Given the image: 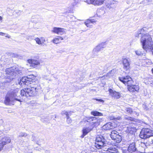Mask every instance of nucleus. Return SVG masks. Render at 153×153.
<instances>
[{
	"mask_svg": "<svg viewBox=\"0 0 153 153\" xmlns=\"http://www.w3.org/2000/svg\"><path fill=\"white\" fill-rule=\"evenodd\" d=\"M34 77L33 75L23 77L18 83L20 85H22L23 84L27 85H30V87L25 88L21 91L18 88L10 91L5 97V104L7 105H13L15 100L21 102L20 95L27 97L36 95L40 88L39 84H36L35 79H33Z\"/></svg>",
	"mask_w": 153,
	"mask_h": 153,
	"instance_id": "nucleus-1",
	"label": "nucleus"
},
{
	"mask_svg": "<svg viewBox=\"0 0 153 153\" xmlns=\"http://www.w3.org/2000/svg\"><path fill=\"white\" fill-rule=\"evenodd\" d=\"M142 35L140 42L142 44L143 49L145 51L152 49L153 44L151 36L148 33L142 34Z\"/></svg>",
	"mask_w": 153,
	"mask_h": 153,
	"instance_id": "nucleus-2",
	"label": "nucleus"
},
{
	"mask_svg": "<svg viewBox=\"0 0 153 153\" xmlns=\"http://www.w3.org/2000/svg\"><path fill=\"white\" fill-rule=\"evenodd\" d=\"M6 74H7V78L9 79L7 82H9L16 77L21 76L22 74V71L16 68L14 69L13 68H7L5 71Z\"/></svg>",
	"mask_w": 153,
	"mask_h": 153,
	"instance_id": "nucleus-3",
	"label": "nucleus"
},
{
	"mask_svg": "<svg viewBox=\"0 0 153 153\" xmlns=\"http://www.w3.org/2000/svg\"><path fill=\"white\" fill-rule=\"evenodd\" d=\"M106 140L102 136H97L95 140V146L97 149H102L106 146Z\"/></svg>",
	"mask_w": 153,
	"mask_h": 153,
	"instance_id": "nucleus-4",
	"label": "nucleus"
},
{
	"mask_svg": "<svg viewBox=\"0 0 153 153\" xmlns=\"http://www.w3.org/2000/svg\"><path fill=\"white\" fill-rule=\"evenodd\" d=\"M139 136L141 138L146 139L153 136V131L148 128H143L140 132Z\"/></svg>",
	"mask_w": 153,
	"mask_h": 153,
	"instance_id": "nucleus-5",
	"label": "nucleus"
},
{
	"mask_svg": "<svg viewBox=\"0 0 153 153\" xmlns=\"http://www.w3.org/2000/svg\"><path fill=\"white\" fill-rule=\"evenodd\" d=\"M111 138L115 141L117 143H120L122 140V137L117 131L114 130L112 131L110 134Z\"/></svg>",
	"mask_w": 153,
	"mask_h": 153,
	"instance_id": "nucleus-6",
	"label": "nucleus"
},
{
	"mask_svg": "<svg viewBox=\"0 0 153 153\" xmlns=\"http://www.w3.org/2000/svg\"><path fill=\"white\" fill-rule=\"evenodd\" d=\"M119 80L124 84L128 86L133 83V81L130 77L128 76L123 77H119Z\"/></svg>",
	"mask_w": 153,
	"mask_h": 153,
	"instance_id": "nucleus-7",
	"label": "nucleus"
},
{
	"mask_svg": "<svg viewBox=\"0 0 153 153\" xmlns=\"http://www.w3.org/2000/svg\"><path fill=\"white\" fill-rule=\"evenodd\" d=\"M11 139L9 137H4L0 140V151L3 149L4 146L6 144L10 143L11 142Z\"/></svg>",
	"mask_w": 153,
	"mask_h": 153,
	"instance_id": "nucleus-8",
	"label": "nucleus"
},
{
	"mask_svg": "<svg viewBox=\"0 0 153 153\" xmlns=\"http://www.w3.org/2000/svg\"><path fill=\"white\" fill-rule=\"evenodd\" d=\"M106 43V42H102L97 45L93 51V53L94 54L97 55V53L103 49L105 48Z\"/></svg>",
	"mask_w": 153,
	"mask_h": 153,
	"instance_id": "nucleus-9",
	"label": "nucleus"
},
{
	"mask_svg": "<svg viewBox=\"0 0 153 153\" xmlns=\"http://www.w3.org/2000/svg\"><path fill=\"white\" fill-rule=\"evenodd\" d=\"M51 32L59 35H62L66 33L65 29L57 27H54L52 30Z\"/></svg>",
	"mask_w": 153,
	"mask_h": 153,
	"instance_id": "nucleus-10",
	"label": "nucleus"
},
{
	"mask_svg": "<svg viewBox=\"0 0 153 153\" xmlns=\"http://www.w3.org/2000/svg\"><path fill=\"white\" fill-rule=\"evenodd\" d=\"M117 126V124L114 122H112L106 123L103 126L102 128L105 130H108L114 129Z\"/></svg>",
	"mask_w": 153,
	"mask_h": 153,
	"instance_id": "nucleus-11",
	"label": "nucleus"
},
{
	"mask_svg": "<svg viewBox=\"0 0 153 153\" xmlns=\"http://www.w3.org/2000/svg\"><path fill=\"white\" fill-rule=\"evenodd\" d=\"M130 60L129 59L123 58L122 59V63L123 65V68L126 70L127 71L130 68Z\"/></svg>",
	"mask_w": 153,
	"mask_h": 153,
	"instance_id": "nucleus-12",
	"label": "nucleus"
},
{
	"mask_svg": "<svg viewBox=\"0 0 153 153\" xmlns=\"http://www.w3.org/2000/svg\"><path fill=\"white\" fill-rule=\"evenodd\" d=\"M128 151L131 153L137 152H138L135 143H132L129 145L128 149Z\"/></svg>",
	"mask_w": 153,
	"mask_h": 153,
	"instance_id": "nucleus-13",
	"label": "nucleus"
},
{
	"mask_svg": "<svg viewBox=\"0 0 153 153\" xmlns=\"http://www.w3.org/2000/svg\"><path fill=\"white\" fill-rule=\"evenodd\" d=\"M136 126L133 123H131V125L127 127V131L130 133L132 134L133 133L136 132Z\"/></svg>",
	"mask_w": 153,
	"mask_h": 153,
	"instance_id": "nucleus-14",
	"label": "nucleus"
},
{
	"mask_svg": "<svg viewBox=\"0 0 153 153\" xmlns=\"http://www.w3.org/2000/svg\"><path fill=\"white\" fill-rule=\"evenodd\" d=\"M109 91L110 93V95L115 99H119L120 97V94L119 93L115 91H114L111 89H109Z\"/></svg>",
	"mask_w": 153,
	"mask_h": 153,
	"instance_id": "nucleus-15",
	"label": "nucleus"
},
{
	"mask_svg": "<svg viewBox=\"0 0 153 153\" xmlns=\"http://www.w3.org/2000/svg\"><path fill=\"white\" fill-rule=\"evenodd\" d=\"M128 87V90L131 92L135 91H137L139 89V86L137 85H134L131 84Z\"/></svg>",
	"mask_w": 153,
	"mask_h": 153,
	"instance_id": "nucleus-16",
	"label": "nucleus"
},
{
	"mask_svg": "<svg viewBox=\"0 0 153 153\" xmlns=\"http://www.w3.org/2000/svg\"><path fill=\"white\" fill-rule=\"evenodd\" d=\"M101 120H100L99 118H96L94 117L93 121L91 123V127H93V128L95 126H98L100 124Z\"/></svg>",
	"mask_w": 153,
	"mask_h": 153,
	"instance_id": "nucleus-17",
	"label": "nucleus"
},
{
	"mask_svg": "<svg viewBox=\"0 0 153 153\" xmlns=\"http://www.w3.org/2000/svg\"><path fill=\"white\" fill-rule=\"evenodd\" d=\"M93 128V127L91 126L90 127L84 128L82 130L83 134L81 136V137L82 138L84 137L88 133L91 131Z\"/></svg>",
	"mask_w": 153,
	"mask_h": 153,
	"instance_id": "nucleus-18",
	"label": "nucleus"
},
{
	"mask_svg": "<svg viewBox=\"0 0 153 153\" xmlns=\"http://www.w3.org/2000/svg\"><path fill=\"white\" fill-rule=\"evenodd\" d=\"M27 61L30 66L34 67H35V66L39 64V62L38 61L36 60L32 59H28L27 60Z\"/></svg>",
	"mask_w": 153,
	"mask_h": 153,
	"instance_id": "nucleus-19",
	"label": "nucleus"
},
{
	"mask_svg": "<svg viewBox=\"0 0 153 153\" xmlns=\"http://www.w3.org/2000/svg\"><path fill=\"white\" fill-rule=\"evenodd\" d=\"M96 22L94 19H88L85 22V25L88 27H90L92 25V24Z\"/></svg>",
	"mask_w": 153,
	"mask_h": 153,
	"instance_id": "nucleus-20",
	"label": "nucleus"
},
{
	"mask_svg": "<svg viewBox=\"0 0 153 153\" xmlns=\"http://www.w3.org/2000/svg\"><path fill=\"white\" fill-rule=\"evenodd\" d=\"M105 13V10L103 8H101L98 9L97 14L99 16L103 15Z\"/></svg>",
	"mask_w": 153,
	"mask_h": 153,
	"instance_id": "nucleus-21",
	"label": "nucleus"
},
{
	"mask_svg": "<svg viewBox=\"0 0 153 153\" xmlns=\"http://www.w3.org/2000/svg\"><path fill=\"white\" fill-rule=\"evenodd\" d=\"M109 67V64H105V65L103 66L102 67H101V68H102V69H101V70L103 72H105L108 70Z\"/></svg>",
	"mask_w": 153,
	"mask_h": 153,
	"instance_id": "nucleus-22",
	"label": "nucleus"
},
{
	"mask_svg": "<svg viewBox=\"0 0 153 153\" xmlns=\"http://www.w3.org/2000/svg\"><path fill=\"white\" fill-rule=\"evenodd\" d=\"M91 114L95 116H101L102 115V114L97 111H92L91 112Z\"/></svg>",
	"mask_w": 153,
	"mask_h": 153,
	"instance_id": "nucleus-23",
	"label": "nucleus"
},
{
	"mask_svg": "<svg viewBox=\"0 0 153 153\" xmlns=\"http://www.w3.org/2000/svg\"><path fill=\"white\" fill-rule=\"evenodd\" d=\"M93 118L94 117H87L86 118V119L85 120V121H86L87 122L89 123V125L91 126V123L93 121Z\"/></svg>",
	"mask_w": 153,
	"mask_h": 153,
	"instance_id": "nucleus-24",
	"label": "nucleus"
},
{
	"mask_svg": "<svg viewBox=\"0 0 153 153\" xmlns=\"http://www.w3.org/2000/svg\"><path fill=\"white\" fill-rule=\"evenodd\" d=\"M141 49H138L135 50V54L137 56H142L143 55L144 53H143V52L141 51Z\"/></svg>",
	"mask_w": 153,
	"mask_h": 153,
	"instance_id": "nucleus-25",
	"label": "nucleus"
},
{
	"mask_svg": "<svg viewBox=\"0 0 153 153\" xmlns=\"http://www.w3.org/2000/svg\"><path fill=\"white\" fill-rule=\"evenodd\" d=\"M64 114H65V115H66L67 122L69 124H70L72 122V120H71V118L69 117V116H68V114L67 112H65L64 113Z\"/></svg>",
	"mask_w": 153,
	"mask_h": 153,
	"instance_id": "nucleus-26",
	"label": "nucleus"
},
{
	"mask_svg": "<svg viewBox=\"0 0 153 153\" xmlns=\"http://www.w3.org/2000/svg\"><path fill=\"white\" fill-rule=\"evenodd\" d=\"M107 151L111 153L114 152L115 151H117V149L115 148L109 147L107 149Z\"/></svg>",
	"mask_w": 153,
	"mask_h": 153,
	"instance_id": "nucleus-27",
	"label": "nucleus"
},
{
	"mask_svg": "<svg viewBox=\"0 0 153 153\" xmlns=\"http://www.w3.org/2000/svg\"><path fill=\"white\" fill-rule=\"evenodd\" d=\"M35 40L36 41V43L39 45H42V43L45 42V40L44 39V41L42 42V41H41L40 39L38 38H36Z\"/></svg>",
	"mask_w": 153,
	"mask_h": 153,
	"instance_id": "nucleus-28",
	"label": "nucleus"
},
{
	"mask_svg": "<svg viewBox=\"0 0 153 153\" xmlns=\"http://www.w3.org/2000/svg\"><path fill=\"white\" fill-rule=\"evenodd\" d=\"M51 42L55 44H58L59 43V39L57 38H55L53 39L52 40Z\"/></svg>",
	"mask_w": 153,
	"mask_h": 153,
	"instance_id": "nucleus-29",
	"label": "nucleus"
},
{
	"mask_svg": "<svg viewBox=\"0 0 153 153\" xmlns=\"http://www.w3.org/2000/svg\"><path fill=\"white\" fill-rule=\"evenodd\" d=\"M125 110L128 113L131 114L133 112L132 109L131 108H126Z\"/></svg>",
	"mask_w": 153,
	"mask_h": 153,
	"instance_id": "nucleus-30",
	"label": "nucleus"
},
{
	"mask_svg": "<svg viewBox=\"0 0 153 153\" xmlns=\"http://www.w3.org/2000/svg\"><path fill=\"white\" fill-rule=\"evenodd\" d=\"M84 1L88 4H93V0H84Z\"/></svg>",
	"mask_w": 153,
	"mask_h": 153,
	"instance_id": "nucleus-31",
	"label": "nucleus"
},
{
	"mask_svg": "<svg viewBox=\"0 0 153 153\" xmlns=\"http://www.w3.org/2000/svg\"><path fill=\"white\" fill-rule=\"evenodd\" d=\"M125 119L131 121H135V119L134 118L131 117H126Z\"/></svg>",
	"mask_w": 153,
	"mask_h": 153,
	"instance_id": "nucleus-32",
	"label": "nucleus"
},
{
	"mask_svg": "<svg viewBox=\"0 0 153 153\" xmlns=\"http://www.w3.org/2000/svg\"><path fill=\"white\" fill-rule=\"evenodd\" d=\"M118 2L117 1H113V0H111L110 1V5H112V4H117V3Z\"/></svg>",
	"mask_w": 153,
	"mask_h": 153,
	"instance_id": "nucleus-33",
	"label": "nucleus"
},
{
	"mask_svg": "<svg viewBox=\"0 0 153 153\" xmlns=\"http://www.w3.org/2000/svg\"><path fill=\"white\" fill-rule=\"evenodd\" d=\"M27 135V134L26 133H22L20 134V135H19V137H26Z\"/></svg>",
	"mask_w": 153,
	"mask_h": 153,
	"instance_id": "nucleus-34",
	"label": "nucleus"
},
{
	"mask_svg": "<svg viewBox=\"0 0 153 153\" xmlns=\"http://www.w3.org/2000/svg\"><path fill=\"white\" fill-rule=\"evenodd\" d=\"M95 100L97 101H99L101 102H104V101L103 100L101 99H95Z\"/></svg>",
	"mask_w": 153,
	"mask_h": 153,
	"instance_id": "nucleus-35",
	"label": "nucleus"
},
{
	"mask_svg": "<svg viewBox=\"0 0 153 153\" xmlns=\"http://www.w3.org/2000/svg\"><path fill=\"white\" fill-rule=\"evenodd\" d=\"M132 113L134 115H135L137 116H138L139 115V113H137L135 111H133Z\"/></svg>",
	"mask_w": 153,
	"mask_h": 153,
	"instance_id": "nucleus-36",
	"label": "nucleus"
},
{
	"mask_svg": "<svg viewBox=\"0 0 153 153\" xmlns=\"http://www.w3.org/2000/svg\"><path fill=\"white\" fill-rule=\"evenodd\" d=\"M10 56L13 57H16V55L13 53H11L10 54Z\"/></svg>",
	"mask_w": 153,
	"mask_h": 153,
	"instance_id": "nucleus-37",
	"label": "nucleus"
},
{
	"mask_svg": "<svg viewBox=\"0 0 153 153\" xmlns=\"http://www.w3.org/2000/svg\"><path fill=\"white\" fill-rule=\"evenodd\" d=\"M58 39H59V40H63V38L60 36H58Z\"/></svg>",
	"mask_w": 153,
	"mask_h": 153,
	"instance_id": "nucleus-38",
	"label": "nucleus"
},
{
	"mask_svg": "<svg viewBox=\"0 0 153 153\" xmlns=\"http://www.w3.org/2000/svg\"><path fill=\"white\" fill-rule=\"evenodd\" d=\"M5 33L2 32H0V35L4 36L5 35Z\"/></svg>",
	"mask_w": 153,
	"mask_h": 153,
	"instance_id": "nucleus-39",
	"label": "nucleus"
},
{
	"mask_svg": "<svg viewBox=\"0 0 153 153\" xmlns=\"http://www.w3.org/2000/svg\"><path fill=\"white\" fill-rule=\"evenodd\" d=\"M143 30H144L143 29H141L140 30V32L139 33H138V35H140L141 34V32H142L143 31Z\"/></svg>",
	"mask_w": 153,
	"mask_h": 153,
	"instance_id": "nucleus-40",
	"label": "nucleus"
},
{
	"mask_svg": "<svg viewBox=\"0 0 153 153\" xmlns=\"http://www.w3.org/2000/svg\"><path fill=\"white\" fill-rule=\"evenodd\" d=\"M32 38V36H28V38H27V39H31Z\"/></svg>",
	"mask_w": 153,
	"mask_h": 153,
	"instance_id": "nucleus-41",
	"label": "nucleus"
},
{
	"mask_svg": "<svg viewBox=\"0 0 153 153\" xmlns=\"http://www.w3.org/2000/svg\"><path fill=\"white\" fill-rule=\"evenodd\" d=\"M150 50H151L152 51V54H153V45H152V49H149Z\"/></svg>",
	"mask_w": 153,
	"mask_h": 153,
	"instance_id": "nucleus-42",
	"label": "nucleus"
},
{
	"mask_svg": "<svg viewBox=\"0 0 153 153\" xmlns=\"http://www.w3.org/2000/svg\"><path fill=\"white\" fill-rule=\"evenodd\" d=\"M2 19V17L1 16H0V21Z\"/></svg>",
	"mask_w": 153,
	"mask_h": 153,
	"instance_id": "nucleus-43",
	"label": "nucleus"
},
{
	"mask_svg": "<svg viewBox=\"0 0 153 153\" xmlns=\"http://www.w3.org/2000/svg\"><path fill=\"white\" fill-rule=\"evenodd\" d=\"M115 5H114V6H111L110 7H115Z\"/></svg>",
	"mask_w": 153,
	"mask_h": 153,
	"instance_id": "nucleus-44",
	"label": "nucleus"
},
{
	"mask_svg": "<svg viewBox=\"0 0 153 153\" xmlns=\"http://www.w3.org/2000/svg\"><path fill=\"white\" fill-rule=\"evenodd\" d=\"M112 153H117V151H115L114 152Z\"/></svg>",
	"mask_w": 153,
	"mask_h": 153,
	"instance_id": "nucleus-45",
	"label": "nucleus"
},
{
	"mask_svg": "<svg viewBox=\"0 0 153 153\" xmlns=\"http://www.w3.org/2000/svg\"><path fill=\"white\" fill-rule=\"evenodd\" d=\"M152 73L153 74V68L152 69Z\"/></svg>",
	"mask_w": 153,
	"mask_h": 153,
	"instance_id": "nucleus-46",
	"label": "nucleus"
},
{
	"mask_svg": "<svg viewBox=\"0 0 153 153\" xmlns=\"http://www.w3.org/2000/svg\"><path fill=\"white\" fill-rule=\"evenodd\" d=\"M148 1H151L152 0H147Z\"/></svg>",
	"mask_w": 153,
	"mask_h": 153,
	"instance_id": "nucleus-47",
	"label": "nucleus"
},
{
	"mask_svg": "<svg viewBox=\"0 0 153 153\" xmlns=\"http://www.w3.org/2000/svg\"><path fill=\"white\" fill-rule=\"evenodd\" d=\"M124 153H126V152H124Z\"/></svg>",
	"mask_w": 153,
	"mask_h": 153,
	"instance_id": "nucleus-48",
	"label": "nucleus"
},
{
	"mask_svg": "<svg viewBox=\"0 0 153 153\" xmlns=\"http://www.w3.org/2000/svg\"><path fill=\"white\" fill-rule=\"evenodd\" d=\"M152 153H153V152Z\"/></svg>",
	"mask_w": 153,
	"mask_h": 153,
	"instance_id": "nucleus-49",
	"label": "nucleus"
}]
</instances>
